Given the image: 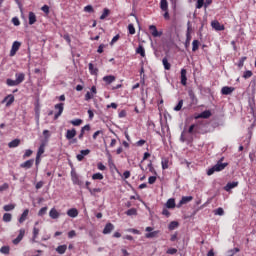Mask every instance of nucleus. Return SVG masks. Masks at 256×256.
Returning a JSON list of instances; mask_svg holds the SVG:
<instances>
[{
  "instance_id": "nucleus-1",
  "label": "nucleus",
  "mask_w": 256,
  "mask_h": 256,
  "mask_svg": "<svg viewBox=\"0 0 256 256\" xmlns=\"http://www.w3.org/2000/svg\"><path fill=\"white\" fill-rule=\"evenodd\" d=\"M228 165L229 163L227 162L223 163L221 161H218L217 164L209 168L206 173L209 177H211V175H214L215 173H219L220 171H223V169H225V167H227Z\"/></svg>"
},
{
  "instance_id": "nucleus-2",
  "label": "nucleus",
  "mask_w": 256,
  "mask_h": 256,
  "mask_svg": "<svg viewBox=\"0 0 256 256\" xmlns=\"http://www.w3.org/2000/svg\"><path fill=\"white\" fill-rule=\"evenodd\" d=\"M54 109L58 112L55 113L54 115V120L57 121V119H59V117H61V115H63V111L65 109V104L63 103H58L54 106Z\"/></svg>"
},
{
  "instance_id": "nucleus-3",
  "label": "nucleus",
  "mask_w": 256,
  "mask_h": 256,
  "mask_svg": "<svg viewBox=\"0 0 256 256\" xmlns=\"http://www.w3.org/2000/svg\"><path fill=\"white\" fill-rule=\"evenodd\" d=\"M70 175H71V179H72V182L74 185H79V187H81V185H83V181H81L79 179V175L75 171V168H72Z\"/></svg>"
},
{
  "instance_id": "nucleus-4",
  "label": "nucleus",
  "mask_w": 256,
  "mask_h": 256,
  "mask_svg": "<svg viewBox=\"0 0 256 256\" xmlns=\"http://www.w3.org/2000/svg\"><path fill=\"white\" fill-rule=\"evenodd\" d=\"M21 49V42L19 41H14L12 44V48L10 50V57H15L17 55V51Z\"/></svg>"
},
{
  "instance_id": "nucleus-5",
  "label": "nucleus",
  "mask_w": 256,
  "mask_h": 256,
  "mask_svg": "<svg viewBox=\"0 0 256 256\" xmlns=\"http://www.w3.org/2000/svg\"><path fill=\"white\" fill-rule=\"evenodd\" d=\"M23 237H25V229L21 228L18 236L12 241L13 245H19L23 241Z\"/></svg>"
},
{
  "instance_id": "nucleus-6",
  "label": "nucleus",
  "mask_w": 256,
  "mask_h": 256,
  "mask_svg": "<svg viewBox=\"0 0 256 256\" xmlns=\"http://www.w3.org/2000/svg\"><path fill=\"white\" fill-rule=\"evenodd\" d=\"M114 230H115V225H113V223H111V222H108V223L105 225V227H104L102 233H103V235H111V233H112Z\"/></svg>"
},
{
  "instance_id": "nucleus-7",
  "label": "nucleus",
  "mask_w": 256,
  "mask_h": 256,
  "mask_svg": "<svg viewBox=\"0 0 256 256\" xmlns=\"http://www.w3.org/2000/svg\"><path fill=\"white\" fill-rule=\"evenodd\" d=\"M149 31H150L152 37H161L163 35V31H158L157 26H155V25H150Z\"/></svg>"
},
{
  "instance_id": "nucleus-8",
  "label": "nucleus",
  "mask_w": 256,
  "mask_h": 256,
  "mask_svg": "<svg viewBox=\"0 0 256 256\" xmlns=\"http://www.w3.org/2000/svg\"><path fill=\"white\" fill-rule=\"evenodd\" d=\"M235 187H239V182H228L225 186H224V191H226L227 193H231L232 189H235Z\"/></svg>"
},
{
  "instance_id": "nucleus-9",
  "label": "nucleus",
  "mask_w": 256,
  "mask_h": 256,
  "mask_svg": "<svg viewBox=\"0 0 256 256\" xmlns=\"http://www.w3.org/2000/svg\"><path fill=\"white\" fill-rule=\"evenodd\" d=\"M211 27L212 29H215V31H225V25L221 24L217 20L211 22Z\"/></svg>"
},
{
  "instance_id": "nucleus-10",
  "label": "nucleus",
  "mask_w": 256,
  "mask_h": 256,
  "mask_svg": "<svg viewBox=\"0 0 256 256\" xmlns=\"http://www.w3.org/2000/svg\"><path fill=\"white\" fill-rule=\"evenodd\" d=\"M2 103H6V107H11L13 103H15V96L13 94L7 95L3 100Z\"/></svg>"
},
{
  "instance_id": "nucleus-11",
  "label": "nucleus",
  "mask_w": 256,
  "mask_h": 256,
  "mask_svg": "<svg viewBox=\"0 0 256 256\" xmlns=\"http://www.w3.org/2000/svg\"><path fill=\"white\" fill-rule=\"evenodd\" d=\"M211 117V111L205 110L199 115L195 116V119H209Z\"/></svg>"
},
{
  "instance_id": "nucleus-12",
  "label": "nucleus",
  "mask_w": 256,
  "mask_h": 256,
  "mask_svg": "<svg viewBox=\"0 0 256 256\" xmlns=\"http://www.w3.org/2000/svg\"><path fill=\"white\" fill-rule=\"evenodd\" d=\"M233 91H235L234 87L224 86L221 89V94L222 95H231V93H233Z\"/></svg>"
},
{
  "instance_id": "nucleus-13",
  "label": "nucleus",
  "mask_w": 256,
  "mask_h": 256,
  "mask_svg": "<svg viewBox=\"0 0 256 256\" xmlns=\"http://www.w3.org/2000/svg\"><path fill=\"white\" fill-rule=\"evenodd\" d=\"M116 79L117 78L114 75H107L103 77V81L106 85H111V83L115 82Z\"/></svg>"
},
{
  "instance_id": "nucleus-14",
  "label": "nucleus",
  "mask_w": 256,
  "mask_h": 256,
  "mask_svg": "<svg viewBox=\"0 0 256 256\" xmlns=\"http://www.w3.org/2000/svg\"><path fill=\"white\" fill-rule=\"evenodd\" d=\"M15 78H16V83L18 85H21V83H23V81H25V73H23V72L16 73Z\"/></svg>"
},
{
  "instance_id": "nucleus-15",
  "label": "nucleus",
  "mask_w": 256,
  "mask_h": 256,
  "mask_svg": "<svg viewBox=\"0 0 256 256\" xmlns=\"http://www.w3.org/2000/svg\"><path fill=\"white\" fill-rule=\"evenodd\" d=\"M67 215H68V217L75 219V217H77L79 215V210H77V208H70L67 211Z\"/></svg>"
},
{
  "instance_id": "nucleus-16",
  "label": "nucleus",
  "mask_w": 256,
  "mask_h": 256,
  "mask_svg": "<svg viewBox=\"0 0 256 256\" xmlns=\"http://www.w3.org/2000/svg\"><path fill=\"white\" fill-rule=\"evenodd\" d=\"M181 85L184 87L187 85V70L185 68L181 69Z\"/></svg>"
},
{
  "instance_id": "nucleus-17",
  "label": "nucleus",
  "mask_w": 256,
  "mask_h": 256,
  "mask_svg": "<svg viewBox=\"0 0 256 256\" xmlns=\"http://www.w3.org/2000/svg\"><path fill=\"white\" fill-rule=\"evenodd\" d=\"M166 209H175V198H169L165 204Z\"/></svg>"
},
{
  "instance_id": "nucleus-18",
  "label": "nucleus",
  "mask_w": 256,
  "mask_h": 256,
  "mask_svg": "<svg viewBox=\"0 0 256 256\" xmlns=\"http://www.w3.org/2000/svg\"><path fill=\"white\" fill-rule=\"evenodd\" d=\"M49 217H51L52 219H59V217H61V213H59V211H57V209L52 208L49 211Z\"/></svg>"
},
{
  "instance_id": "nucleus-19",
  "label": "nucleus",
  "mask_w": 256,
  "mask_h": 256,
  "mask_svg": "<svg viewBox=\"0 0 256 256\" xmlns=\"http://www.w3.org/2000/svg\"><path fill=\"white\" fill-rule=\"evenodd\" d=\"M76 135H77V130H75V128L71 130H67L66 139H68V141H71V139H73Z\"/></svg>"
},
{
  "instance_id": "nucleus-20",
  "label": "nucleus",
  "mask_w": 256,
  "mask_h": 256,
  "mask_svg": "<svg viewBox=\"0 0 256 256\" xmlns=\"http://www.w3.org/2000/svg\"><path fill=\"white\" fill-rule=\"evenodd\" d=\"M90 153H91V150H89V149L80 151V154L77 155L78 161H83V159H85L86 155H89Z\"/></svg>"
},
{
  "instance_id": "nucleus-21",
  "label": "nucleus",
  "mask_w": 256,
  "mask_h": 256,
  "mask_svg": "<svg viewBox=\"0 0 256 256\" xmlns=\"http://www.w3.org/2000/svg\"><path fill=\"white\" fill-rule=\"evenodd\" d=\"M29 215V209H25L18 219L19 223H25L27 221V216Z\"/></svg>"
},
{
  "instance_id": "nucleus-22",
  "label": "nucleus",
  "mask_w": 256,
  "mask_h": 256,
  "mask_svg": "<svg viewBox=\"0 0 256 256\" xmlns=\"http://www.w3.org/2000/svg\"><path fill=\"white\" fill-rule=\"evenodd\" d=\"M21 145V140L20 139H14L11 142L8 143V147L10 149H15V147H19Z\"/></svg>"
},
{
  "instance_id": "nucleus-23",
  "label": "nucleus",
  "mask_w": 256,
  "mask_h": 256,
  "mask_svg": "<svg viewBox=\"0 0 256 256\" xmlns=\"http://www.w3.org/2000/svg\"><path fill=\"white\" fill-rule=\"evenodd\" d=\"M28 21L29 25H35L37 23V16L33 12H29Z\"/></svg>"
},
{
  "instance_id": "nucleus-24",
  "label": "nucleus",
  "mask_w": 256,
  "mask_h": 256,
  "mask_svg": "<svg viewBox=\"0 0 256 256\" xmlns=\"http://www.w3.org/2000/svg\"><path fill=\"white\" fill-rule=\"evenodd\" d=\"M43 153H45V144H41L40 147L38 148L36 161H39V159H41V155H43Z\"/></svg>"
},
{
  "instance_id": "nucleus-25",
  "label": "nucleus",
  "mask_w": 256,
  "mask_h": 256,
  "mask_svg": "<svg viewBox=\"0 0 256 256\" xmlns=\"http://www.w3.org/2000/svg\"><path fill=\"white\" fill-rule=\"evenodd\" d=\"M190 27H188V31L186 34V41H185V48L187 49L190 45H191V32L190 31Z\"/></svg>"
},
{
  "instance_id": "nucleus-26",
  "label": "nucleus",
  "mask_w": 256,
  "mask_h": 256,
  "mask_svg": "<svg viewBox=\"0 0 256 256\" xmlns=\"http://www.w3.org/2000/svg\"><path fill=\"white\" fill-rule=\"evenodd\" d=\"M88 69L90 71V75H97V73H99V69L95 68L93 63L88 64Z\"/></svg>"
},
{
  "instance_id": "nucleus-27",
  "label": "nucleus",
  "mask_w": 256,
  "mask_h": 256,
  "mask_svg": "<svg viewBox=\"0 0 256 256\" xmlns=\"http://www.w3.org/2000/svg\"><path fill=\"white\" fill-rule=\"evenodd\" d=\"M179 227V222L177 221H171L168 225L169 231H175Z\"/></svg>"
},
{
  "instance_id": "nucleus-28",
  "label": "nucleus",
  "mask_w": 256,
  "mask_h": 256,
  "mask_svg": "<svg viewBox=\"0 0 256 256\" xmlns=\"http://www.w3.org/2000/svg\"><path fill=\"white\" fill-rule=\"evenodd\" d=\"M56 251L59 253V255H65V251H67V245H59L56 248Z\"/></svg>"
},
{
  "instance_id": "nucleus-29",
  "label": "nucleus",
  "mask_w": 256,
  "mask_h": 256,
  "mask_svg": "<svg viewBox=\"0 0 256 256\" xmlns=\"http://www.w3.org/2000/svg\"><path fill=\"white\" fill-rule=\"evenodd\" d=\"M160 9H162V11H168L169 10V3L167 2V0H161L160 1Z\"/></svg>"
},
{
  "instance_id": "nucleus-30",
  "label": "nucleus",
  "mask_w": 256,
  "mask_h": 256,
  "mask_svg": "<svg viewBox=\"0 0 256 256\" xmlns=\"http://www.w3.org/2000/svg\"><path fill=\"white\" fill-rule=\"evenodd\" d=\"M162 64H163L164 69H165L166 71H169V70L171 69V63H169V60H167V57H164V58L162 59Z\"/></svg>"
},
{
  "instance_id": "nucleus-31",
  "label": "nucleus",
  "mask_w": 256,
  "mask_h": 256,
  "mask_svg": "<svg viewBox=\"0 0 256 256\" xmlns=\"http://www.w3.org/2000/svg\"><path fill=\"white\" fill-rule=\"evenodd\" d=\"M13 219V215L11 213H4L2 220L4 223H11V220Z\"/></svg>"
},
{
  "instance_id": "nucleus-32",
  "label": "nucleus",
  "mask_w": 256,
  "mask_h": 256,
  "mask_svg": "<svg viewBox=\"0 0 256 256\" xmlns=\"http://www.w3.org/2000/svg\"><path fill=\"white\" fill-rule=\"evenodd\" d=\"M20 167H22V169H31L33 167V161H25L20 164Z\"/></svg>"
},
{
  "instance_id": "nucleus-33",
  "label": "nucleus",
  "mask_w": 256,
  "mask_h": 256,
  "mask_svg": "<svg viewBox=\"0 0 256 256\" xmlns=\"http://www.w3.org/2000/svg\"><path fill=\"white\" fill-rule=\"evenodd\" d=\"M92 179L93 181H103L104 176L100 172H97L92 175Z\"/></svg>"
},
{
  "instance_id": "nucleus-34",
  "label": "nucleus",
  "mask_w": 256,
  "mask_h": 256,
  "mask_svg": "<svg viewBox=\"0 0 256 256\" xmlns=\"http://www.w3.org/2000/svg\"><path fill=\"white\" fill-rule=\"evenodd\" d=\"M6 85H8V87H17L19 84L17 83V80H13L11 78H8L6 80Z\"/></svg>"
},
{
  "instance_id": "nucleus-35",
  "label": "nucleus",
  "mask_w": 256,
  "mask_h": 256,
  "mask_svg": "<svg viewBox=\"0 0 256 256\" xmlns=\"http://www.w3.org/2000/svg\"><path fill=\"white\" fill-rule=\"evenodd\" d=\"M125 215L128 217H133V215H137V208H130L125 212Z\"/></svg>"
},
{
  "instance_id": "nucleus-36",
  "label": "nucleus",
  "mask_w": 256,
  "mask_h": 256,
  "mask_svg": "<svg viewBox=\"0 0 256 256\" xmlns=\"http://www.w3.org/2000/svg\"><path fill=\"white\" fill-rule=\"evenodd\" d=\"M157 235H159V231H152V232L146 233L145 237L146 239H153L157 237Z\"/></svg>"
},
{
  "instance_id": "nucleus-37",
  "label": "nucleus",
  "mask_w": 256,
  "mask_h": 256,
  "mask_svg": "<svg viewBox=\"0 0 256 256\" xmlns=\"http://www.w3.org/2000/svg\"><path fill=\"white\" fill-rule=\"evenodd\" d=\"M11 251V248L9 246H2L0 248V253H2V255H9Z\"/></svg>"
},
{
  "instance_id": "nucleus-38",
  "label": "nucleus",
  "mask_w": 256,
  "mask_h": 256,
  "mask_svg": "<svg viewBox=\"0 0 256 256\" xmlns=\"http://www.w3.org/2000/svg\"><path fill=\"white\" fill-rule=\"evenodd\" d=\"M110 13H111V11L108 8H104L103 13L100 16L101 21H103L104 19H107V17H109Z\"/></svg>"
},
{
  "instance_id": "nucleus-39",
  "label": "nucleus",
  "mask_w": 256,
  "mask_h": 256,
  "mask_svg": "<svg viewBox=\"0 0 256 256\" xmlns=\"http://www.w3.org/2000/svg\"><path fill=\"white\" fill-rule=\"evenodd\" d=\"M199 45H201V43L199 42V40H193L192 42V51L195 53V51L199 50Z\"/></svg>"
},
{
  "instance_id": "nucleus-40",
  "label": "nucleus",
  "mask_w": 256,
  "mask_h": 256,
  "mask_svg": "<svg viewBox=\"0 0 256 256\" xmlns=\"http://www.w3.org/2000/svg\"><path fill=\"white\" fill-rule=\"evenodd\" d=\"M136 53L138 55H141L142 57H145V48L143 45H139L138 48L136 49Z\"/></svg>"
},
{
  "instance_id": "nucleus-41",
  "label": "nucleus",
  "mask_w": 256,
  "mask_h": 256,
  "mask_svg": "<svg viewBox=\"0 0 256 256\" xmlns=\"http://www.w3.org/2000/svg\"><path fill=\"white\" fill-rule=\"evenodd\" d=\"M193 199V196H183L181 198L182 203H184V205H187V203H191V200Z\"/></svg>"
},
{
  "instance_id": "nucleus-42",
  "label": "nucleus",
  "mask_w": 256,
  "mask_h": 256,
  "mask_svg": "<svg viewBox=\"0 0 256 256\" xmlns=\"http://www.w3.org/2000/svg\"><path fill=\"white\" fill-rule=\"evenodd\" d=\"M239 251H241V249L239 248H234V249H231V250H228L227 252V256H235L236 253H239Z\"/></svg>"
},
{
  "instance_id": "nucleus-43",
  "label": "nucleus",
  "mask_w": 256,
  "mask_h": 256,
  "mask_svg": "<svg viewBox=\"0 0 256 256\" xmlns=\"http://www.w3.org/2000/svg\"><path fill=\"white\" fill-rule=\"evenodd\" d=\"M16 205L15 204H7L3 206V209L7 212L13 211L15 209Z\"/></svg>"
},
{
  "instance_id": "nucleus-44",
  "label": "nucleus",
  "mask_w": 256,
  "mask_h": 256,
  "mask_svg": "<svg viewBox=\"0 0 256 256\" xmlns=\"http://www.w3.org/2000/svg\"><path fill=\"white\" fill-rule=\"evenodd\" d=\"M71 125H74V127H79L83 123L82 119H75L70 121Z\"/></svg>"
},
{
  "instance_id": "nucleus-45",
  "label": "nucleus",
  "mask_w": 256,
  "mask_h": 256,
  "mask_svg": "<svg viewBox=\"0 0 256 256\" xmlns=\"http://www.w3.org/2000/svg\"><path fill=\"white\" fill-rule=\"evenodd\" d=\"M214 215H219L220 217L225 215V210H223L222 207H219L217 208L215 211H214Z\"/></svg>"
},
{
  "instance_id": "nucleus-46",
  "label": "nucleus",
  "mask_w": 256,
  "mask_h": 256,
  "mask_svg": "<svg viewBox=\"0 0 256 256\" xmlns=\"http://www.w3.org/2000/svg\"><path fill=\"white\" fill-rule=\"evenodd\" d=\"M47 209L48 207L45 206V207H42L39 212H38V217H43V215H46L47 214Z\"/></svg>"
},
{
  "instance_id": "nucleus-47",
  "label": "nucleus",
  "mask_w": 256,
  "mask_h": 256,
  "mask_svg": "<svg viewBox=\"0 0 256 256\" xmlns=\"http://www.w3.org/2000/svg\"><path fill=\"white\" fill-rule=\"evenodd\" d=\"M88 191H89L90 195H92V197H95L96 193H101V188H94V189L90 188Z\"/></svg>"
},
{
  "instance_id": "nucleus-48",
  "label": "nucleus",
  "mask_w": 256,
  "mask_h": 256,
  "mask_svg": "<svg viewBox=\"0 0 256 256\" xmlns=\"http://www.w3.org/2000/svg\"><path fill=\"white\" fill-rule=\"evenodd\" d=\"M84 11L86 13H95V9H93V6L92 5H87L84 7Z\"/></svg>"
},
{
  "instance_id": "nucleus-49",
  "label": "nucleus",
  "mask_w": 256,
  "mask_h": 256,
  "mask_svg": "<svg viewBox=\"0 0 256 256\" xmlns=\"http://www.w3.org/2000/svg\"><path fill=\"white\" fill-rule=\"evenodd\" d=\"M251 77H253V72L251 70H247L244 72V74H243L244 79H249Z\"/></svg>"
},
{
  "instance_id": "nucleus-50",
  "label": "nucleus",
  "mask_w": 256,
  "mask_h": 256,
  "mask_svg": "<svg viewBox=\"0 0 256 256\" xmlns=\"http://www.w3.org/2000/svg\"><path fill=\"white\" fill-rule=\"evenodd\" d=\"M181 109H183V100H179L178 104L174 108V111H181Z\"/></svg>"
},
{
  "instance_id": "nucleus-51",
  "label": "nucleus",
  "mask_w": 256,
  "mask_h": 256,
  "mask_svg": "<svg viewBox=\"0 0 256 256\" xmlns=\"http://www.w3.org/2000/svg\"><path fill=\"white\" fill-rule=\"evenodd\" d=\"M109 167H110L111 171H116L117 173H119V169H117V166L115 165V163L113 161L109 162Z\"/></svg>"
},
{
  "instance_id": "nucleus-52",
  "label": "nucleus",
  "mask_w": 256,
  "mask_h": 256,
  "mask_svg": "<svg viewBox=\"0 0 256 256\" xmlns=\"http://www.w3.org/2000/svg\"><path fill=\"white\" fill-rule=\"evenodd\" d=\"M203 5H205V0H197L196 9H202Z\"/></svg>"
},
{
  "instance_id": "nucleus-53",
  "label": "nucleus",
  "mask_w": 256,
  "mask_h": 256,
  "mask_svg": "<svg viewBox=\"0 0 256 256\" xmlns=\"http://www.w3.org/2000/svg\"><path fill=\"white\" fill-rule=\"evenodd\" d=\"M157 181V176H150L148 178L149 185H155V182Z\"/></svg>"
},
{
  "instance_id": "nucleus-54",
  "label": "nucleus",
  "mask_w": 256,
  "mask_h": 256,
  "mask_svg": "<svg viewBox=\"0 0 256 256\" xmlns=\"http://www.w3.org/2000/svg\"><path fill=\"white\" fill-rule=\"evenodd\" d=\"M245 61H247L246 56H243L239 62H238V67L241 69V67H243V65H245Z\"/></svg>"
},
{
  "instance_id": "nucleus-55",
  "label": "nucleus",
  "mask_w": 256,
  "mask_h": 256,
  "mask_svg": "<svg viewBox=\"0 0 256 256\" xmlns=\"http://www.w3.org/2000/svg\"><path fill=\"white\" fill-rule=\"evenodd\" d=\"M167 255H175L177 254V248H169L167 251H166Z\"/></svg>"
},
{
  "instance_id": "nucleus-56",
  "label": "nucleus",
  "mask_w": 256,
  "mask_h": 256,
  "mask_svg": "<svg viewBox=\"0 0 256 256\" xmlns=\"http://www.w3.org/2000/svg\"><path fill=\"white\" fill-rule=\"evenodd\" d=\"M128 31H129L130 35H135V26L133 24H129Z\"/></svg>"
},
{
  "instance_id": "nucleus-57",
  "label": "nucleus",
  "mask_w": 256,
  "mask_h": 256,
  "mask_svg": "<svg viewBox=\"0 0 256 256\" xmlns=\"http://www.w3.org/2000/svg\"><path fill=\"white\" fill-rule=\"evenodd\" d=\"M33 155V150L28 149L25 151L24 155H23V159H26V157H31Z\"/></svg>"
},
{
  "instance_id": "nucleus-58",
  "label": "nucleus",
  "mask_w": 256,
  "mask_h": 256,
  "mask_svg": "<svg viewBox=\"0 0 256 256\" xmlns=\"http://www.w3.org/2000/svg\"><path fill=\"white\" fill-rule=\"evenodd\" d=\"M37 235H39V228L34 227L33 228V241L35 242V239H37Z\"/></svg>"
},
{
  "instance_id": "nucleus-59",
  "label": "nucleus",
  "mask_w": 256,
  "mask_h": 256,
  "mask_svg": "<svg viewBox=\"0 0 256 256\" xmlns=\"http://www.w3.org/2000/svg\"><path fill=\"white\" fill-rule=\"evenodd\" d=\"M195 127H197V125L192 124L189 129H188V133H190V135H193V133H197V131H195Z\"/></svg>"
},
{
  "instance_id": "nucleus-60",
  "label": "nucleus",
  "mask_w": 256,
  "mask_h": 256,
  "mask_svg": "<svg viewBox=\"0 0 256 256\" xmlns=\"http://www.w3.org/2000/svg\"><path fill=\"white\" fill-rule=\"evenodd\" d=\"M93 97H95L91 92H87L85 94V101H91V99H93Z\"/></svg>"
},
{
  "instance_id": "nucleus-61",
  "label": "nucleus",
  "mask_w": 256,
  "mask_h": 256,
  "mask_svg": "<svg viewBox=\"0 0 256 256\" xmlns=\"http://www.w3.org/2000/svg\"><path fill=\"white\" fill-rule=\"evenodd\" d=\"M12 23H13V25H15V27H19V25H21V22L19 21V18H17V17L12 18Z\"/></svg>"
},
{
  "instance_id": "nucleus-62",
  "label": "nucleus",
  "mask_w": 256,
  "mask_h": 256,
  "mask_svg": "<svg viewBox=\"0 0 256 256\" xmlns=\"http://www.w3.org/2000/svg\"><path fill=\"white\" fill-rule=\"evenodd\" d=\"M7 189H9V184L4 183L0 186V193H3V191H7Z\"/></svg>"
},
{
  "instance_id": "nucleus-63",
  "label": "nucleus",
  "mask_w": 256,
  "mask_h": 256,
  "mask_svg": "<svg viewBox=\"0 0 256 256\" xmlns=\"http://www.w3.org/2000/svg\"><path fill=\"white\" fill-rule=\"evenodd\" d=\"M97 167H98L99 171H105L107 169V166L101 162L97 164Z\"/></svg>"
},
{
  "instance_id": "nucleus-64",
  "label": "nucleus",
  "mask_w": 256,
  "mask_h": 256,
  "mask_svg": "<svg viewBox=\"0 0 256 256\" xmlns=\"http://www.w3.org/2000/svg\"><path fill=\"white\" fill-rule=\"evenodd\" d=\"M41 11H43V13H46V15H49V7L47 5L42 6Z\"/></svg>"
}]
</instances>
